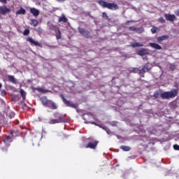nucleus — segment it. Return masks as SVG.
I'll return each instance as SVG.
<instances>
[{"label":"nucleus","mask_w":179,"mask_h":179,"mask_svg":"<svg viewBox=\"0 0 179 179\" xmlns=\"http://www.w3.org/2000/svg\"><path fill=\"white\" fill-rule=\"evenodd\" d=\"M131 47H133L134 48L136 47H143V43H142V42L133 43L131 44Z\"/></svg>","instance_id":"17"},{"label":"nucleus","mask_w":179,"mask_h":179,"mask_svg":"<svg viewBox=\"0 0 179 179\" xmlns=\"http://www.w3.org/2000/svg\"><path fill=\"white\" fill-rule=\"evenodd\" d=\"M176 16H179V10L176 13Z\"/></svg>","instance_id":"42"},{"label":"nucleus","mask_w":179,"mask_h":179,"mask_svg":"<svg viewBox=\"0 0 179 179\" xmlns=\"http://www.w3.org/2000/svg\"><path fill=\"white\" fill-rule=\"evenodd\" d=\"M41 101L43 106H45V97H44V96L41 97Z\"/></svg>","instance_id":"34"},{"label":"nucleus","mask_w":179,"mask_h":179,"mask_svg":"<svg viewBox=\"0 0 179 179\" xmlns=\"http://www.w3.org/2000/svg\"><path fill=\"white\" fill-rule=\"evenodd\" d=\"M164 17L169 22H174V20H177V17H176L174 15H171V14H165Z\"/></svg>","instance_id":"10"},{"label":"nucleus","mask_w":179,"mask_h":179,"mask_svg":"<svg viewBox=\"0 0 179 179\" xmlns=\"http://www.w3.org/2000/svg\"><path fill=\"white\" fill-rule=\"evenodd\" d=\"M32 90H34V92H36V90L38 91L39 93H45V90L43 89V88H32Z\"/></svg>","instance_id":"21"},{"label":"nucleus","mask_w":179,"mask_h":179,"mask_svg":"<svg viewBox=\"0 0 179 179\" xmlns=\"http://www.w3.org/2000/svg\"><path fill=\"white\" fill-rule=\"evenodd\" d=\"M143 68L144 70L147 71V72H149V71L152 69V68H150L148 64H145Z\"/></svg>","instance_id":"29"},{"label":"nucleus","mask_w":179,"mask_h":179,"mask_svg":"<svg viewBox=\"0 0 179 179\" xmlns=\"http://www.w3.org/2000/svg\"><path fill=\"white\" fill-rule=\"evenodd\" d=\"M166 38H169V35H164L162 36H159L157 38L158 43H162V41H164Z\"/></svg>","instance_id":"14"},{"label":"nucleus","mask_w":179,"mask_h":179,"mask_svg":"<svg viewBox=\"0 0 179 179\" xmlns=\"http://www.w3.org/2000/svg\"><path fill=\"white\" fill-rule=\"evenodd\" d=\"M29 34H30V30H29L27 29H24V31H23V35L29 36Z\"/></svg>","instance_id":"30"},{"label":"nucleus","mask_w":179,"mask_h":179,"mask_svg":"<svg viewBox=\"0 0 179 179\" xmlns=\"http://www.w3.org/2000/svg\"><path fill=\"white\" fill-rule=\"evenodd\" d=\"M30 12L33 14L34 16H38V15H40V11L36 8H31Z\"/></svg>","instance_id":"13"},{"label":"nucleus","mask_w":179,"mask_h":179,"mask_svg":"<svg viewBox=\"0 0 179 179\" xmlns=\"http://www.w3.org/2000/svg\"><path fill=\"white\" fill-rule=\"evenodd\" d=\"M98 3L100 5V6H102L103 8H107V9L110 10H117V9H120L118 4L115 3H108L103 0H99L98 1Z\"/></svg>","instance_id":"1"},{"label":"nucleus","mask_w":179,"mask_h":179,"mask_svg":"<svg viewBox=\"0 0 179 179\" xmlns=\"http://www.w3.org/2000/svg\"><path fill=\"white\" fill-rule=\"evenodd\" d=\"M31 26H34V27H36V26L38 25V21H37L36 20H31Z\"/></svg>","instance_id":"25"},{"label":"nucleus","mask_w":179,"mask_h":179,"mask_svg":"<svg viewBox=\"0 0 179 179\" xmlns=\"http://www.w3.org/2000/svg\"><path fill=\"white\" fill-rule=\"evenodd\" d=\"M15 13L16 15H26V10L23 8H20Z\"/></svg>","instance_id":"15"},{"label":"nucleus","mask_w":179,"mask_h":179,"mask_svg":"<svg viewBox=\"0 0 179 179\" xmlns=\"http://www.w3.org/2000/svg\"><path fill=\"white\" fill-rule=\"evenodd\" d=\"M136 33L141 34V33H143L145 31V29H143V27H136Z\"/></svg>","instance_id":"23"},{"label":"nucleus","mask_w":179,"mask_h":179,"mask_svg":"<svg viewBox=\"0 0 179 179\" xmlns=\"http://www.w3.org/2000/svg\"><path fill=\"white\" fill-rule=\"evenodd\" d=\"M60 97L63 103H64V104H66L67 107H71V108H78V105L76 103H72L71 101L66 100V99H65V96H64V94H61Z\"/></svg>","instance_id":"4"},{"label":"nucleus","mask_w":179,"mask_h":179,"mask_svg":"<svg viewBox=\"0 0 179 179\" xmlns=\"http://www.w3.org/2000/svg\"><path fill=\"white\" fill-rule=\"evenodd\" d=\"M102 17L103 19H106V20H110V17H108V15H107V13L106 12L102 13Z\"/></svg>","instance_id":"26"},{"label":"nucleus","mask_w":179,"mask_h":179,"mask_svg":"<svg viewBox=\"0 0 179 179\" xmlns=\"http://www.w3.org/2000/svg\"><path fill=\"white\" fill-rule=\"evenodd\" d=\"M54 117L55 119H50L49 124H59V122H64L65 115H61L59 113H54Z\"/></svg>","instance_id":"3"},{"label":"nucleus","mask_w":179,"mask_h":179,"mask_svg":"<svg viewBox=\"0 0 179 179\" xmlns=\"http://www.w3.org/2000/svg\"><path fill=\"white\" fill-rule=\"evenodd\" d=\"M138 71H139V69H138L137 68H133L131 70V71L134 72V73H136Z\"/></svg>","instance_id":"40"},{"label":"nucleus","mask_w":179,"mask_h":179,"mask_svg":"<svg viewBox=\"0 0 179 179\" xmlns=\"http://www.w3.org/2000/svg\"><path fill=\"white\" fill-rule=\"evenodd\" d=\"M156 31H157V27H153L151 29V33H152V34H155L156 33Z\"/></svg>","instance_id":"33"},{"label":"nucleus","mask_w":179,"mask_h":179,"mask_svg":"<svg viewBox=\"0 0 179 179\" xmlns=\"http://www.w3.org/2000/svg\"><path fill=\"white\" fill-rule=\"evenodd\" d=\"M20 93L23 100H24V99H26V92H24V90H20Z\"/></svg>","instance_id":"27"},{"label":"nucleus","mask_w":179,"mask_h":179,"mask_svg":"<svg viewBox=\"0 0 179 179\" xmlns=\"http://www.w3.org/2000/svg\"><path fill=\"white\" fill-rule=\"evenodd\" d=\"M61 36H62L61 31H59V29H58L57 32L55 34V37L57 40L61 39Z\"/></svg>","instance_id":"22"},{"label":"nucleus","mask_w":179,"mask_h":179,"mask_svg":"<svg viewBox=\"0 0 179 179\" xmlns=\"http://www.w3.org/2000/svg\"><path fill=\"white\" fill-rule=\"evenodd\" d=\"M146 73V70L143 67L141 70H139V74L140 75H145Z\"/></svg>","instance_id":"31"},{"label":"nucleus","mask_w":179,"mask_h":179,"mask_svg":"<svg viewBox=\"0 0 179 179\" xmlns=\"http://www.w3.org/2000/svg\"><path fill=\"white\" fill-rule=\"evenodd\" d=\"M173 149H175V150H179V145L177 144L174 145Z\"/></svg>","instance_id":"38"},{"label":"nucleus","mask_w":179,"mask_h":179,"mask_svg":"<svg viewBox=\"0 0 179 179\" xmlns=\"http://www.w3.org/2000/svg\"><path fill=\"white\" fill-rule=\"evenodd\" d=\"M178 94V89L171 90L170 92H164L161 94V99L163 100H170V99H174L177 97Z\"/></svg>","instance_id":"2"},{"label":"nucleus","mask_w":179,"mask_h":179,"mask_svg":"<svg viewBox=\"0 0 179 179\" xmlns=\"http://www.w3.org/2000/svg\"><path fill=\"white\" fill-rule=\"evenodd\" d=\"M160 96V91H156L154 92L152 97L155 99H159V96Z\"/></svg>","instance_id":"24"},{"label":"nucleus","mask_w":179,"mask_h":179,"mask_svg":"<svg viewBox=\"0 0 179 179\" xmlns=\"http://www.w3.org/2000/svg\"><path fill=\"white\" fill-rule=\"evenodd\" d=\"M4 143H8V142H12V137L10 136H6L3 139Z\"/></svg>","instance_id":"20"},{"label":"nucleus","mask_w":179,"mask_h":179,"mask_svg":"<svg viewBox=\"0 0 179 179\" xmlns=\"http://www.w3.org/2000/svg\"><path fill=\"white\" fill-rule=\"evenodd\" d=\"M134 22H135V21H134V20H128V21H127L125 22V24H126V26H128V24H129L130 23H134Z\"/></svg>","instance_id":"36"},{"label":"nucleus","mask_w":179,"mask_h":179,"mask_svg":"<svg viewBox=\"0 0 179 179\" xmlns=\"http://www.w3.org/2000/svg\"><path fill=\"white\" fill-rule=\"evenodd\" d=\"M59 22H63V23H66L68 22V19L65 15H63L62 17H60L58 20Z\"/></svg>","instance_id":"18"},{"label":"nucleus","mask_w":179,"mask_h":179,"mask_svg":"<svg viewBox=\"0 0 179 179\" xmlns=\"http://www.w3.org/2000/svg\"><path fill=\"white\" fill-rule=\"evenodd\" d=\"M97 145H99V141H94L89 142L88 144L85 146L86 149H96L97 148Z\"/></svg>","instance_id":"8"},{"label":"nucleus","mask_w":179,"mask_h":179,"mask_svg":"<svg viewBox=\"0 0 179 179\" xmlns=\"http://www.w3.org/2000/svg\"><path fill=\"white\" fill-rule=\"evenodd\" d=\"M78 31L81 36L85 37V38H92V36L90 35V32L84 28L78 27Z\"/></svg>","instance_id":"5"},{"label":"nucleus","mask_w":179,"mask_h":179,"mask_svg":"<svg viewBox=\"0 0 179 179\" xmlns=\"http://www.w3.org/2000/svg\"><path fill=\"white\" fill-rule=\"evenodd\" d=\"M149 45L150 47H152V48H155V50H162V47L158 43H150Z\"/></svg>","instance_id":"12"},{"label":"nucleus","mask_w":179,"mask_h":179,"mask_svg":"<svg viewBox=\"0 0 179 179\" xmlns=\"http://www.w3.org/2000/svg\"><path fill=\"white\" fill-rule=\"evenodd\" d=\"M158 22H159V23H166V20H164V18H163V17H160L158 19Z\"/></svg>","instance_id":"32"},{"label":"nucleus","mask_w":179,"mask_h":179,"mask_svg":"<svg viewBox=\"0 0 179 179\" xmlns=\"http://www.w3.org/2000/svg\"><path fill=\"white\" fill-rule=\"evenodd\" d=\"M2 87V84L0 83V89Z\"/></svg>","instance_id":"43"},{"label":"nucleus","mask_w":179,"mask_h":179,"mask_svg":"<svg viewBox=\"0 0 179 179\" xmlns=\"http://www.w3.org/2000/svg\"><path fill=\"white\" fill-rule=\"evenodd\" d=\"M0 2L4 5H6V3H8V0H0Z\"/></svg>","instance_id":"39"},{"label":"nucleus","mask_w":179,"mask_h":179,"mask_svg":"<svg viewBox=\"0 0 179 179\" xmlns=\"http://www.w3.org/2000/svg\"><path fill=\"white\" fill-rule=\"evenodd\" d=\"M136 27H129V30L130 31H136Z\"/></svg>","instance_id":"35"},{"label":"nucleus","mask_w":179,"mask_h":179,"mask_svg":"<svg viewBox=\"0 0 179 179\" xmlns=\"http://www.w3.org/2000/svg\"><path fill=\"white\" fill-rule=\"evenodd\" d=\"M169 69L170 71H176V64H171L169 65Z\"/></svg>","instance_id":"28"},{"label":"nucleus","mask_w":179,"mask_h":179,"mask_svg":"<svg viewBox=\"0 0 179 179\" xmlns=\"http://www.w3.org/2000/svg\"><path fill=\"white\" fill-rule=\"evenodd\" d=\"M57 2H65V1H66V0H57Z\"/></svg>","instance_id":"41"},{"label":"nucleus","mask_w":179,"mask_h":179,"mask_svg":"<svg viewBox=\"0 0 179 179\" xmlns=\"http://www.w3.org/2000/svg\"><path fill=\"white\" fill-rule=\"evenodd\" d=\"M149 54V51L145 48H142L138 52V55H140L141 57H143V55H148Z\"/></svg>","instance_id":"11"},{"label":"nucleus","mask_w":179,"mask_h":179,"mask_svg":"<svg viewBox=\"0 0 179 179\" xmlns=\"http://www.w3.org/2000/svg\"><path fill=\"white\" fill-rule=\"evenodd\" d=\"M0 72H1V69H0Z\"/></svg>","instance_id":"44"},{"label":"nucleus","mask_w":179,"mask_h":179,"mask_svg":"<svg viewBox=\"0 0 179 179\" xmlns=\"http://www.w3.org/2000/svg\"><path fill=\"white\" fill-rule=\"evenodd\" d=\"M45 106H46V107H49V108H52V110H57L58 108L57 103H55L54 101H50V100H46Z\"/></svg>","instance_id":"7"},{"label":"nucleus","mask_w":179,"mask_h":179,"mask_svg":"<svg viewBox=\"0 0 179 179\" xmlns=\"http://www.w3.org/2000/svg\"><path fill=\"white\" fill-rule=\"evenodd\" d=\"M120 149H122V150H124V152H129V150H131L130 147L127 145L120 146Z\"/></svg>","instance_id":"19"},{"label":"nucleus","mask_w":179,"mask_h":179,"mask_svg":"<svg viewBox=\"0 0 179 179\" xmlns=\"http://www.w3.org/2000/svg\"><path fill=\"white\" fill-rule=\"evenodd\" d=\"M8 79L9 82H11V83H14L15 85H16L17 82H16V79L15 78V76L9 75L8 76Z\"/></svg>","instance_id":"16"},{"label":"nucleus","mask_w":179,"mask_h":179,"mask_svg":"<svg viewBox=\"0 0 179 179\" xmlns=\"http://www.w3.org/2000/svg\"><path fill=\"white\" fill-rule=\"evenodd\" d=\"M27 41L30 43L31 45H32V46L40 47L41 48H43V45H41V43H38V41H34V38L31 37L27 38Z\"/></svg>","instance_id":"6"},{"label":"nucleus","mask_w":179,"mask_h":179,"mask_svg":"<svg viewBox=\"0 0 179 179\" xmlns=\"http://www.w3.org/2000/svg\"><path fill=\"white\" fill-rule=\"evenodd\" d=\"M7 13H10V8L6 6H0V15H6Z\"/></svg>","instance_id":"9"},{"label":"nucleus","mask_w":179,"mask_h":179,"mask_svg":"<svg viewBox=\"0 0 179 179\" xmlns=\"http://www.w3.org/2000/svg\"><path fill=\"white\" fill-rule=\"evenodd\" d=\"M1 96H6V91L5 90H3L1 92Z\"/></svg>","instance_id":"37"}]
</instances>
